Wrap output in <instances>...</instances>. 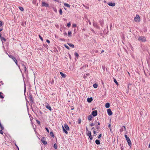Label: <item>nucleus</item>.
Here are the masks:
<instances>
[{"mask_svg": "<svg viewBox=\"0 0 150 150\" xmlns=\"http://www.w3.org/2000/svg\"><path fill=\"white\" fill-rule=\"evenodd\" d=\"M95 125L94 123H92L90 124V126L92 127V126H93L94 125Z\"/></svg>", "mask_w": 150, "mask_h": 150, "instance_id": "ea45409f", "label": "nucleus"}, {"mask_svg": "<svg viewBox=\"0 0 150 150\" xmlns=\"http://www.w3.org/2000/svg\"><path fill=\"white\" fill-rule=\"evenodd\" d=\"M96 128L97 129H98L99 128V127L98 126H96Z\"/></svg>", "mask_w": 150, "mask_h": 150, "instance_id": "5fc2aeb1", "label": "nucleus"}, {"mask_svg": "<svg viewBox=\"0 0 150 150\" xmlns=\"http://www.w3.org/2000/svg\"><path fill=\"white\" fill-rule=\"evenodd\" d=\"M98 125H100V123L98 122Z\"/></svg>", "mask_w": 150, "mask_h": 150, "instance_id": "338daca9", "label": "nucleus"}, {"mask_svg": "<svg viewBox=\"0 0 150 150\" xmlns=\"http://www.w3.org/2000/svg\"><path fill=\"white\" fill-rule=\"evenodd\" d=\"M64 127H65V128L67 130H69V127L67 124H64Z\"/></svg>", "mask_w": 150, "mask_h": 150, "instance_id": "9b49d317", "label": "nucleus"}, {"mask_svg": "<svg viewBox=\"0 0 150 150\" xmlns=\"http://www.w3.org/2000/svg\"><path fill=\"white\" fill-rule=\"evenodd\" d=\"M114 82H115L116 84H118V83L117 82V81L116 80V79H114Z\"/></svg>", "mask_w": 150, "mask_h": 150, "instance_id": "a19ab883", "label": "nucleus"}, {"mask_svg": "<svg viewBox=\"0 0 150 150\" xmlns=\"http://www.w3.org/2000/svg\"><path fill=\"white\" fill-rule=\"evenodd\" d=\"M68 45L71 47L74 48V45L73 44H71L70 43H68Z\"/></svg>", "mask_w": 150, "mask_h": 150, "instance_id": "aec40b11", "label": "nucleus"}, {"mask_svg": "<svg viewBox=\"0 0 150 150\" xmlns=\"http://www.w3.org/2000/svg\"><path fill=\"white\" fill-rule=\"evenodd\" d=\"M2 130L1 129V130H0V133L1 134H3V132Z\"/></svg>", "mask_w": 150, "mask_h": 150, "instance_id": "8fccbe9b", "label": "nucleus"}, {"mask_svg": "<svg viewBox=\"0 0 150 150\" xmlns=\"http://www.w3.org/2000/svg\"><path fill=\"white\" fill-rule=\"evenodd\" d=\"M95 142L98 145L100 144V142L99 140L96 139V140Z\"/></svg>", "mask_w": 150, "mask_h": 150, "instance_id": "a211bd4d", "label": "nucleus"}, {"mask_svg": "<svg viewBox=\"0 0 150 150\" xmlns=\"http://www.w3.org/2000/svg\"><path fill=\"white\" fill-rule=\"evenodd\" d=\"M107 4L111 6H114L115 5V3H112V2L108 3Z\"/></svg>", "mask_w": 150, "mask_h": 150, "instance_id": "1a4fd4ad", "label": "nucleus"}, {"mask_svg": "<svg viewBox=\"0 0 150 150\" xmlns=\"http://www.w3.org/2000/svg\"><path fill=\"white\" fill-rule=\"evenodd\" d=\"M59 13L61 15H62V11L61 9H60L59 10Z\"/></svg>", "mask_w": 150, "mask_h": 150, "instance_id": "bb28decb", "label": "nucleus"}, {"mask_svg": "<svg viewBox=\"0 0 150 150\" xmlns=\"http://www.w3.org/2000/svg\"><path fill=\"white\" fill-rule=\"evenodd\" d=\"M64 6H65L67 7H68V8H70V5H69V4H67V3H64Z\"/></svg>", "mask_w": 150, "mask_h": 150, "instance_id": "412c9836", "label": "nucleus"}, {"mask_svg": "<svg viewBox=\"0 0 150 150\" xmlns=\"http://www.w3.org/2000/svg\"><path fill=\"white\" fill-rule=\"evenodd\" d=\"M105 106L107 108H109L110 106V103H106L105 104Z\"/></svg>", "mask_w": 150, "mask_h": 150, "instance_id": "f3484780", "label": "nucleus"}, {"mask_svg": "<svg viewBox=\"0 0 150 150\" xmlns=\"http://www.w3.org/2000/svg\"><path fill=\"white\" fill-rule=\"evenodd\" d=\"M1 39L2 41L3 40L4 42L6 41V39L3 37H1Z\"/></svg>", "mask_w": 150, "mask_h": 150, "instance_id": "2f4dec72", "label": "nucleus"}, {"mask_svg": "<svg viewBox=\"0 0 150 150\" xmlns=\"http://www.w3.org/2000/svg\"><path fill=\"white\" fill-rule=\"evenodd\" d=\"M23 68H24V71L25 72L26 71V67L25 66H24V67H23Z\"/></svg>", "mask_w": 150, "mask_h": 150, "instance_id": "603ef678", "label": "nucleus"}, {"mask_svg": "<svg viewBox=\"0 0 150 150\" xmlns=\"http://www.w3.org/2000/svg\"><path fill=\"white\" fill-rule=\"evenodd\" d=\"M104 51L103 50L101 52V53H102L103 52H104Z\"/></svg>", "mask_w": 150, "mask_h": 150, "instance_id": "0e129e2a", "label": "nucleus"}, {"mask_svg": "<svg viewBox=\"0 0 150 150\" xmlns=\"http://www.w3.org/2000/svg\"><path fill=\"white\" fill-rule=\"evenodd\" d=\"M127 134V132L126 131V132L125 134V137L126 139L127 138H128L129 137L127 136L126 135V134Z\"/></svg>", "mask_w": 150, "mask_h": 150, "instance_id": "72a5a7b5", "label": "nucleus"}, {"mask_svg": "<svg viewBox=\"0 0 150 150\" xmlns=\"http://www.w3.org/2000/svg\"><path fill=\"white\" fill-rule=\"evenodd\" d=\"M50 135L51 136L53 137H54V135L53 133V132H50Z\"/></svg>", "mask_w": 150, "mask_h": 150, "instance_id": "5701e85b", "label": "nucleus"}, {"mask_svg": "<svg viewBox=\"0 0 150 150\" xmlns=\"http://www.w3.org/2000/svg\"><path fill=\"white\" fill-rule=\"evenodd\" d=\"M93 87L95 88H96L98 87V85L96 83H95L93 85Z\"/></svg>", "mask_w": 150, "mask_h": 150, "instance_id": "393cba45", "label": "nucleus"}, {"mask_svg": "<svg viewBox=\"0 0 150 150\" xmlns=\"http://www.w3.org/2000/svg\"><path fill=\"white\" fill-rule=\"evenodd\" d=\"M12 59L15 63L16 64L18 65L17 61L15 57H14V58H13Z\"/></svg>", "mask_w": 150, "mask_h": 150, "instance_id": "dca6fc26", "label": "nucleus"}, {"mask_svg": "<svg viewBox=\"0 0 150 150\" xmlns=\"http://www.w3.org/2000/svg\"><path fill=\"white\" fill-rule=\"evenodd\" d=\"M74 31L75 33H76V29H74Z\"/></svg>", "mask_w": 150, "mask_h": 150, "instance_id": "e2e57ef3", "label": "nucleus"}, {"mask_svg": "<svg viewBox=\"0 0 150 150\" xmlns=\"http://www.w3.org/2000/svg\"><path fill=\"white\" fill-rule=\"evenodd\" d=\"M60 74L63 78H64L65 77L66 75L65 74L61 72H60Z\"/></svg>", "mask_w": 150, "mask_h": 150, "instance_id": "4468645a", "label": "nucleus"}, {"mask_svg": "<svg viewBox=\"0 0 150 150\" xmlns=\"http://www.w3.org/2000/svg\"><path fill=\"white\" fill-rule=\"evenodd\" d=\"M16 147H17V148H18V150H19V148H18V147L17 146L16 144Z\"/></svg>", "mask_w": 150, "mask_h": 150, "instance_id": "69168bd1", "label": "nucleus"}, {"mask_svg": "<svg viewBox=\"0 0 150 150\" xmlns=\"http://www.w3.org/2000/svg\"><path fill=\"white\" fill-rule=\"evenodd\" d=\"M0 127L1 129L3 130L4 129V127L3 126L1 125V123L0 124Z\"/></svg>", "mask_w": 150, "mask_h": 150, "instance_id": "473e14b6", "label": "nucleus"}, {"mask_svg": "<svg viewBox=\"0 0 150 150\" xmlns=\"http://www.w3.org/2000/svg\"><path fill=\"white\" fill-rule=\"evenodd\" d=\"M71 34V31H69L68 33V36H70Z\"/></svg>", "mask_w": 150, "mask_h": 150, "instance_id": "a878e982", "label": "nucleus"}, {"mask_svg": "<svg viewBox=\"0 0 150 150\" xmlns=\"http://www.w3.org/2000/svg\"><path fill=\"white\" fill-rule=\"evenodd\" d=\"M149 148H150V144L149 145Z\"/></svg>", "mask_w": 150, "mask_h": 150, "instance_id": "774afa93", "label": "nucleus"}, {"mask_svg": "<svg viewBox=\"0 0 150 150\" xmlns=\"http://www.w3.org/2000/svg\"><path fill=\"white\" fill-rule=\"evenodd\" d=\"M107 111L108 115H112V112L110 109H108L107 110Z\"/></svg>", "mask_w": 150, "mask_h": 150, "instance_id": "6e6552de", "label": "nucleus"}, {"mask_svg": "<svg viewBox=\"0 0 150 150\" xmlns=\"http://www.w3.org/2000/svg\"><path fill=\"white\" fill-rule=\"evenodd\" d=\"M74 55L75 56L77 57H78L79 56V54H78V53H77V52H75V53H74Z\"/></svg>", "mask_w": 150, "mask_h": 150, "instance_id": "c85d7f7f", "label": "nucleus"}, {"mask_svg": "<svg viewBox=\"0 0 150 150\" xmlns=\"http://www.w3.org/2000/svg\"><path fill=\"white\" fill-rule=\"evenodd\" d=\"M100 25H102V26H103V21H101L100 22Z\"/></svg>", "mask_w": 150, "mask_h": 150, "instance_id": "c03bdc74", "label": "nucleus"}, {"mask_svg": "<svg viewBox=\"0 0 150 150\" xmlns=\"http://www.w3.org/2000/svg\"><path fill=\"white\" fill-rule=\"evenodd\" d=\"M134 20L136 22H139L140 21V18L139 15H136V17L134 18Z\"/></svg>", "mask_w": 150, "mask_h": 150, "instance_id": "f03ea898", "label": "nucleus"}, {"mask_svg": "<svg viewBox=\"0 0 150 150\" xmlns=\"http://www.w3.org/2000/svg\"><path fill=\"white\" fill-rule=\"evenodd\" d=\"M81 122V120H80L79 119V124Z\"/></svg>", "mask_w": 150, "mask_h": 150, "instance_id": "4d7b16f0", "label": "nucleus"}, {"mask_svg": "<svg viewBox=\"0 0 150 150\" xmlns=\"http://www.w3.org/2000/svg\"><path fill=\"white\" fill-rule=\"evenodd\" d=\"M2 93L1 92H0V98H4V97L2 95H1Z\"/></svg>", "mask_w": 150, "mask_h": 150, "instance_id": "4c0bfd02", "label": "nucleus"}, {"mask_svg": "<svg viewBox=\"0 0 150 150\" xmlns=\"http://www.w3.org/2000/svg\"><path fill=\"white\" fill-rule=\"evenodd\" d=\"M19 9L21 11H23L24 10V8L23 7H19Z\"/></svg>", "mask_w": 150, "mask_h": 150, "instance_id": "cd10ccee", "label": "nucleus"}, {"mask_svg": "<svg viewBox=\"0 0 150 150\" xmlns=\"http://www.w3.org/2000/svg\"><path fill=\"white\" fill-rule=\"evenodd\" d=\"M93 116L92 115H89L88 117V120L89 121L91 120L92 119Z\"/></svg>", "mask_w": 150, "mask_h": 150, "instance_id": "ddd939ff", "label": "nucleus"}, {"mask_svg": "<svg viewBox=\"0 0 150 150\" xmlns=\"http://www.w3.org/2000/svg\"><path fill=\"white\" fill-rule=\"evenodd\" d=\"M46 42L48 43H50V40H47Z\"/></svg>", "mask_w": 150, "mask_h": 150, "instance_id": "864d4df0", "label": "nucleus"}, {"mask_svg": "<svg viewBox=\"0 0 150 150\" xmlns=\"http://www.w3.org/2000/svg\"><path fill=\"white\" fill-rule=\"evenodd\" d=\"M93 25L95 27H96L97 26V24L95 23H94V22L93 23Z\"/></svg>", "mask_w": 150, "mask_h": 150, "instance_id": "79ce46f5", "label": "nucleus"}, {"mask_svg": "<svg viewBox=\"0 0 150 150\" xmlns=\"http://www.w3.org/2000/svg\"><path fill=\"white\" fill-rule=\"evenodd\" d=\"M28 98L30 100V101L32 103H33V98L32 97V95L31 94H30L28 96Z\"/></svg>", "mask_w": 150, "mask_h": 150, "instance_id": "423d86ee", "label": "nucleus"}, {"mask_svg": "<svg viewBox=\"0 0 150 150\" xmlns=\"http://www.w3.org/2000/svg\"><path fill=\"white\" fill-rule=\"evenodd\" d=\"M93 133L94 134H95L96 133V132L94 130H93Z\"/></svg>", "mask_w": 150, "mask_h": 150, "instance_id": "052dcab7", "label": "nucleus"}, {"mask_svg": "<svg viewBox=\"0 0 150 150\" xmlns=\"http://www.w3.org/2000/svg\"><path fill=\"white\" fill-rule=\"evenodd\" d=\"M39 37L40 38V39H41V40L42 41H43V40L42 38V37L40 35H39Z\"/></svg>", "mask_w": 150, "mask_h": 150, "instance_id": "e433bc0d", "label": "nucleus"}, {"mask_svg": "<svg viewBox=\"0 0 150 150\" xmlns=\"http://www.w3.org/2000/svg\"><path fill=\"white\" fill-rule=\"evenodd\" d=\"M3 30V29H1L0 28V32L1 31H2Z\"/></svg>", "mask_w": 150, "mask_h": 150, "instance_id": "680f3d73", "label": "nucleus"}, {"mask_svg": "<svg viewBox=\"0 0 150 150\" xmlns=\"http://www.w3.org/2000/svg\"><path fill=\"white\" fill-rule=\"evenodd\" d=\"M22 66L23 68L24 67V66H25L23 64H22Z\"/></svg>", "mask_w": 150, "mask_h": 150, "instance_id": "bf43d9fd", "label": "nucleus"}, {"mask_svg": "<svg viewBox=\"0 0 150 150\" xmlns=\"http://www.w3.org/2000/svg\"><path fill=\"white\" fill-rule=\"evenodd\" d=\"M86 132H87L88 131H89L87 127H86Z\"/></svg>", "mask_w": 150, "mask_h": 150, "instance_id": "6e6d98bb", "label": "nucleus"}, {"mask_svg": "<svg viewBox=\"0 0 150 150\" xmlns=\"http://www.w3.org/2000/svg\"><path fill=\"white\" fill-rule=\"evenodd\" d=\"M54 146L55 149H57V145L56 144H54Z\"/></svg>", "mask_w": 150, "mask_h": 150, "instance_id": "c9c22d12", "label": "nucleus"}, {"mask_svg": "<svg viewBox=\"0 0 150 150\" xmlns=\"http://www.w3.org/2000/svg\"><path fill=\"white\" fill-rule=\"evenodd\" d=\"M71 26V23L70 22H69V23H68L67 24V26L68 27H69Z\"/></svg>", "mask_w": 150, "mask_h": 150, "instance_id": "58836bf2", "label": "nucleus"}, {"mask_svg": "<svg viewBox=\"0 0 150 150\" xmlns=\"http://www.w3.org/2000/svg\"><path fill=\"white\" fill-rule=\"evenodd\" d=\"M86 134L87 136L89 135H90L91 134V132L90 131H88L86 132Z\"/></svg>", "mask_w": 150, "mask_h": 150, "instance_id": "4be33fe9", "label": "nucleus"}, {"mask_svg": "<svg viewBox=\"0 0 150 150\" xmlns=\"http://www.w3.org/2000/svg\"><path fill=\"white\" fill-rule=\"evenodd\" d=\"M63 130L64 132H65L66 134H68L67 131L65 129L64 127L63 126H62Z\"/></svg>", "mask_w": 150, "mask_h": 150, "instance_id": "6ab92c4d", "label": "nucleus"}, {"mask_svg": "<svg viewBox=\"0 0 150 150\" xmlns=\"http://www.w3.org/2000/svg\"><path fill=\"white\" fill-rule=\"evenodd\" d=\"M36 122H37L39 125L40 124V121H39V120H36Z\"/></svg>", "mask_w": 150, "mask_h": 150, "instance_id": "09e8293b", "label": "nucleus"}, {"mask_svg": "<svg viewBox=\"0 0 150 150\" xmlns=\"http://www.w3.org/2000/svg\"><path fill=\"white\" fill-rule=\"evenodd\" d=\"M64 46H65V47L66 48H67V49H68V50H69V47L67 45H66L65 44V45H64Z\"/></svg>", "mask_w": 150, "mask_h": 150, "instance_id": "f704fd0d", "label": "nucleus"}, {"mask_svg": "<svg viewBox=\"0 0 150 150\" xmlns=\"http://www.w3.org/2000/svg\"><path fill=\"white\" fill-rule=\"evenodd\" d=\"M44 138H42L41 139V140L42 142L44 144V145H45L47 144V142H46L44 140Z\"/></svg>", "mask_w": 150, "mask_h": 150, "instance_id": "9d476101", "label": "nucleus"}, {"mask_svg": "<svg viewBox=\"0 0 150 150\" xmlns=\"http://www.w3.org/2000/svg\"><path fill=\"white\" fill-rule=\"evenodd\" d=\"M102 135L101 134H100L98 137V138L99 139L100 138V137H101Z\"/></svg>", "mask_w": 150, "mask_h": 150, "instance_id": "3c124183", "label": "nucleus"}, {"mask_svg": "<svg viewBox=\"0 0 150 150\" xmlns=\"http://www.w3.org/2000/svg\"><path fill=\"white\" fill-rule=\"evenodd\" d=\"M88 22H89V24L90 25H91V22L89 20Z\"/></svg>", "mask_w": 150, "mask_h": 150, "instance_id": "13d9d810", "label": "nucleus"}, {"mask_svg": "<svg viewBox=\"0 0 150 150\" xmlns=\"http://www.w3.org/2000/svg\"><path fill=\"white\" fill-rule=\"evenodd\" d=\"M45 129H46V130H47V132H48V133H49V130L48 129V128L47 127H46L45 128Z\"/></svg>", "mask_w": 150, "mask_h": 150, "instance_id": "49530a36", "label": "nucleus"}, {"mask_svg": "<svg viewBox=\"0 0 150 150\" xmlns=\"http://www.w3.org/2000/svg\"><path fill=\"white\" fill-rule=\"evenodd\" d=\"M87 101L88 103L91 102L93 100V98L92 97L88 98L87 99Z\"/></svg>", "mask_w": 150, "mask_h": 150, "instance_id": "f8f14e48", "label": "nucleus"}, {"mask_svg": "<svg viewBox=\"0 0 150 150\" xmlns=\"http://www.w3.org/2000/svg\"><path fill=\"white\" fill-rule=\"evenodd\" d=\"M97 111L96 110L93 111L92 113V115L95 117L97 115Z\"/></svg>", "mask_w": 150, "mask_h": 150, "instance_id": "39448f33", "label": "nucleus"}, {"mask_svg": "<svg viewBox=\"0 0 150 150\" xmlns=\"http://www.w3.org/2000/svg\"><path fill=\"white\" fill-rule=\"evenodd\" d=\"M42 7H49V4L46 3L45 2L42 1Z\"/></svg>", "mask_w": 150, "mask_h": 150, "instance_id": "7ed1b4c3", "label": "nucleus"}, {"mask_svg": "<svg viewBox=\"0 0 150 150\" xmlns=\"http://www.w3.org/2000/svg\"><path fill=\"white\" fill-rule=\"evenodd\" d=\"M124 130L126 131V128L124 126H123L120 129V132H122Z\"/></svg>", "mask_w": 150, "mask_h": 150, "instance_id": "0eeeda50", "label": "nucleus"}, {"mask_svg": "<svg viewBox=\"0 0 150 150\" xmlns=\"http://www.w3.org/2000/svg\"><path fill=\"white\" fill-rule=\"evenodd\" d=\"M54 82V79H52V80L50 81L51 83V84H53Z\"/></svg>", "mask_w": 150, "mask_h": 150, "instance_id": "7c9ffc66", "label": "nucleus"}, {"mask_svg": "<svg viewBox=\"0 0 150 150\" xmlns=\"http://www.w3.org/2000/svg\"><path fill=\"white\" fill-rule=\"evenodd\" d=\"M3 25L2 22L0 21V27H1Z\"/></svg>", "mask_w": 150, "mask_h": 150, "instance_id": "a18cd8bd", "label": "nucleus"}, {"mask_svg": "<svg viewBox=\"0 0 150 150\" xmlns=\"http://www.w3.org/2000/svg\"><path fill=\"white\" fill-rule=\"evenodd\" d=\"M46 107L48 109H49L50 111H51L52 109L50 106L48 105L46 106Z\"/></svg>", "mask_w": 150, "mask_h": 150, "instance_id": "2eb2a0df", "label": "nucleus"}, {"mask_svg": "<svg viewBox=\"0 0 150 150\" xmlns=\"http://www.w3.org/2000/svg\"><path fill=\"white\" fill-rule=\"evenodd\" d=\"M88 136L89 137V138L91 140H92L93 139V137L92 136L91 134H90V135H88Z\"/></svg>", "mask_w": 150, "mask_h": 150, "instance_id": "c756f323", "label": "nucleus"}, {"mask_svg": "<svg viewBox=\"0 0 150 150\" xmlns=\"http://www.w3.org/2000/svg\"><path fill=\"white\" fill-rule=\"evenodd\" d=\"M83 6L85 7L86 9H89V7L88 6H87L85 5H84V4H83Z\"/></svg>", "mask_w": 150, "mask_h": 150, "instance_id": "b1692460", "label": "nucleus"}, {"mask_svg": "<svg viewBox=\"0 0 150 150\" xmlns=\"http://www.w3.org/2000/svg\"><path fill=\"white\" fill-rule=\"evenodd\" d=\"M76 25L75 24H74L72 25V27H76Z\"/></svg>", "mask_w": 150, "mask_h": 150, "instance_id": "de8ad7c7", "label": "nucleus"}, {"mask_svg": "<svg viewBox=\"0 0 150 150\" xmlns=\"http://www.w3.org/2000/svg\"><path fill=\"white\" fill-rule=\"evenodd\" d=\"M8 56L10 58H11L12 59L14 57L13 56L11 55H8Z\"/></svg>", "mask_w": 150, "mask_h": 150, "instance_id": "37998d69", "label": "nucleus"}, {"mask_svg": "<svg viewBox=\"0 0 150 150\" xmlns=\"http://www.w3.org/2000/svg\"><path fill=\"white\" fill-rule=\"evenodd\" d=\"M138 40L139 41L145 42L146 41V39L144 36H141L139 37L138 38Z\"/></svg>", "mask_w": 150, "mask_h": 150, "instance_id": "f257e3e1", "label": "nucleus"}, {"mask_svg": "<svg viewBox=\"0 0 150 150\" xmlns=\"http://www.w3.org/2000/svg\"><path fill=\"white\" fill-rule=\"evenodd\" d=\"M128 144L129 146L131 147L132 146V143L131 140L129 137L128 138L126 139Z\"/></svg>", "mask_w": 150, "mask_h": 150, "instance_id": "20e7f679", "label": "nucleus"}]
</instances>
